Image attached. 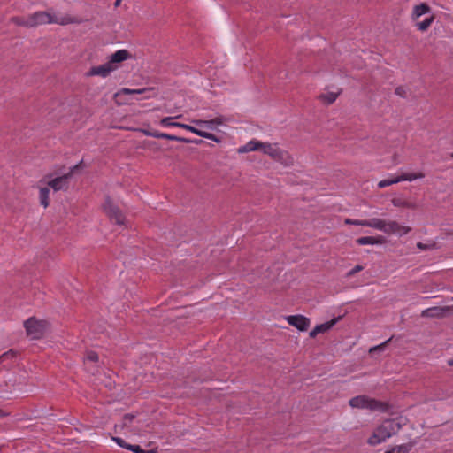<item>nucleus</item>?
Listing matches in <instances>:
<instances>
[{
  "label": "nucleus",
  "instance_id": "f257e3e1",
  "mask_svg": "<svg viewBox=\"0 0 453 453\" xmlns=\"http://www.w3.org/2000/svg\"><path fill=\"white\" fill-rule=\"evenodd\" d=\"M31 27H36L46 24H58L65 26L69 24H79L81 20L77 17L65 15L63 17H57L53 12L50 11H38L29 14Z\"/></svg>",
  "mask_w": 453,
  "mask_h": 453
},
{
  "label": "nucleus",
  "instance_id": "f03ea898",
  "mask_svg": "<svg viewBox=\"0 0 453 453\" xmlns=\"http://www.w3.org/2000/svg\"><path fill=\"white\" fill-rule=\"evenodd\" d=\"M130 53L127 50H119L109 57L106 63L93 66L86 73L88 77L90 76H100L103 78L107 77L111 72L118 69V64L128 59Z\"/></svg>",
  "mask_w": 453,
  "mask_h": 453
},
{
  "label": "nucleus",
  "instance_id": "7ed1b4c3",
  "mask_svg": "<svg viewBox=\"0 0 453 453\" xmlns=\"http://www.w3.org/2000/svg\"><path fill=\"white\" fill-rule=\"evenodd\" d=\"M401 428L402 426L399 422L390 418L386 419L374 428L372 434L367 439V443L373 447L380 445L396 434Z\"/></svg>",
  "mask_w": 453,
  "mask_h": 453
},
{
  "label": "nucleus",
  "instance_id": "20e7f679",
  "mask_svg": "<svg viewBox=\"0 0 453 453\" xmlns=\"http://www.w3.org/2000/svg\"><path fill=\"white\" fill-rule=\"evenodd\" d=\"M349 404L351 408L366 409L369 411H385L388 408V405L385 403L369 397L365 395L352 397L349 399Z\"/></svg>",
  "mask_w": 453,
  "mask_h": 453
},
{
  "label": "nucleus",
  "instance_id": "39448f33",
  "mask_svg": "<svg viewBox=\"0 0 453 453\" xmlns=\"http://www.w3.org/2000/svg\"><path fill=\"white\" fill-rule=\"evenodd\" d=\"M373 226L374 229L381 231L387 234H397L400 236H403L411 231L410 226H402L395 220L386 221L377 218H375V223Z\"/></svg>",
  "mask_w": 453,
  "mask_h": 453
},
{
  "label": "nucleus",
  "instance_id": "423d86ee",
  "mask_svg": "<svg viewBox=\"0 0 453 453\" xmlns=\"http://www.w3.org/2000/svg\"><path fill=\"white\" fill-rule=\"evenodd\" d=\"M46 320H38L35 318H29L24 322L27 335L34 340L40 339L43 336L48 328Z\"/></svg>",
  "mask_w": 453,
  "mask_h": 453
},
{
  "label": "nucleus",
  "instance_id": "0eeeda50",
  "mask_svg": "<svg viewBox=\"0 0 453 453\" xmlns=\"http://www.w3.org/2000/svg\"><path fill=\"white\" fill-rule=\"evenodd\" d=\"M140 94H148L144 96L146 99H150L154 97L155 89L153 88H142L139 89H131L127 88H123L115 93L114 97L118 104H127V101L123 98L126 95H140Z\"/></svg>",
  "mask_w": 453,
  "mask_h": 453
},
{
  "label": "nucleus",
  "instance_id": "6e6552de",
  "mask_svg": "<svg viewBox=\"0 0 453 453\" xmlns=\"http://www.w3.org/2000/svg\"><path fill=\"white\" fill-rule=\"evenodd\" d=\"M104 211L109 217L110 220L115 222L117 225H123L125 217L120 210L113 204L112 201L109 196L106 197L105 202L103 205Z\"/></svg>",
  "mask_w": 453,
  "mask_h": 453
},
{
  "label": "nucleus",
  "instance_id": "1a4fd4ad",
  "mask_svg": "<svg viewBox=\"0 0 453 453\" xmlns=\"http://www.w3.org/2000/svg\"><path fill=\"white\" fill-rule=\"evenodd\" d=\"M79 167V165H74L71 168L70 172L62 176L57 177L48 181V186L54 191H59L66 189L68 188V180L72 177L73 172Z\"/></svg>",
  "mask_w": 453,
  "mask_h": 453
},
{
  "label": "nucleus",
  "instance_id": "9d476101",
  "mask_svg": "<svg viewBox=\"0 0 453 453\" xmlns=\"http://www.w3.org/2000/svg\"><path fill=\"white\" fill-rule=\"evenodd\" d=\"M453 312V305L451 306H434L424 310L421 317L424 318H444Z\"/></svg>",
  "mask_w": 453,
  "mask_h": 453
},
{
  "label": "nucleus",
  "instance_id": "9b49d317",
  "mask_svg": "<svg viewBox=\"0 0 453 453\" xmlns=\"http://www.w3.org/2000/svg\"><path fill=\"white\" fill-rule=\"evenodd\" d=\"M285 319L290 326L303 332L308 330L311 325L310 319L303 315H289Z\"/></svg>",
  "mask_w": 453,
  "mask_h": 453
},
{
  "label": "nucleus",
  "instance_id": "f8f14e48",
  "mask_svg": "<svg viewBox=\"0 0 453 453\" xmlns=\"http://www.w3.org/2000/svg\"><path fill=\"white\" fill-rule=\"evenodd\" d=\"M143 133L146 135L151 136V137H154V138L167 139V140L177 141V142H184V143L195 142V143L198 144V143L202 142V141H192V140H189L188 138L180 137V136L173 135V134H165V133H160L158 131H146V130H144Z\"/></svg>",
  "mask_w": 453,
  "mask_h": 453
},
{
  "label": "nucleus",
  "instance_id": "ddd939ff",
  "mask_svg": "<svg viewBox=\"0 0 453 453\" xmlns=\"http://www.w3.org/2000/svg\"><path fill=\"white\" fill-rule=\"evenodd\" d=\"M179 127L188 130V131H189L193 134H196V135L201 136L203 138L211 140L215 142H220V139L219 137H217L215 134L206 132V131H203L202 129L196 128V127H193V126H190L188 124L180 123Z\"/></svg>",
  "mask_w": 453,
  "mask_h": 453
},
{
  "label": "nucleus",
  "instance_id": "4468645a",
  "mask_svg": "<svg viewBox=\"0 0 453 453\" xmlns=\"http://www.w3.org/2000/svg\"><path fill=\"white\" fill-rule=\"evenodd\" d=\"M340 319L339 318H334L331 319L330 321H327L326 323L317 325L311 332H310V337L314 338L319 334H323L330 330Z\"/></svg>",
  "mask_w": 453,
  "mask_h": 453
},
{
  "label": "nucleus",
  "instance_id": "2eb2a0df",
  "mask_svg": "<svg viewBox=\"0 0 453 453\" xmlns=\"http://www.w3.org/2000/svg\"><path fill=\"white\" fill-rule=\"evenodd\" d=\"M430 11H431L430 6L426 3H422L420 4L415 5L413 7V11L411 13V19L413 20H416L422 15L428 13Z\"/></svg>",
  "mask_w": 453,
  "mask_h": 453
},
{
  "label": "nucleus",
  "instance_id": "dca6fc26",
  "mask_svg": "<svg viewBox=\"0 0 453 453\" xmlns=\"http://www.w3.org/2000/svg\"><path fill=\"white\" fill-rule=\"evenodd\" d=\"M262 144H263V142H261L259 141L251 140L249 142H247L245 145L240 147L238 149V151L240 153H247V152L261 150Z\"/></svg>",
  "mask_w": 453,
  "mask_h": 453
},
{
  "label": "nucleus",
  "instance_id": "f3484780",
  "mask_svg": "<svg viewBox=\"0 0 453 453\" xmlns=\"http://www.w3.org/2000/svg\"><path fill=\"white\" fill-rule=\"evenodd\" d=\"M274 160L281 163L285 166L293 165L294 164V158L287 151L280 149Z\"/></svg>",
  "mask_w": 453,
  "mask_h": 453
},
{
  "label": "nucleus",
  "instance_id": "a211bd4d",
  "mask_svg": "<svg viewBox=\"0 0 453 453\" xmlns=\"http://www.w3.org/2000/svg\"><path fill=\"white\" fill-rule=\"evenodd\" d=\"M261 150L263 153L270 156L274 160L280 150V148L276 144L263 142Z\"/></svg>",
  "mask_w": 453,
  "mask_h": 453
},
{
  "label": "nucleus",
  "instance_id": "6ab92c4d",
  "mask_svg": "<svg viewBox=\"0 0 453 453\" xmlns=\"http://www.w3.org/2000/svg\"><path fill=\"white\" fill-rule=\"evenodd\" d=\"M10 21L16 26L31 28L29 15L27 17L13 16Z\"/></svg>",
  "mask_w": 453,
  "mask_h": 453
},
{
  "label": "nucleus",
  "instance_id": "aec40b11",
  "mask_svg": "<svg viewBox=\"0 0 453 453\" xmlns=\"http://www.w3.org/2000/svg\"><path fill=\"white\" fill-rule=\"evenodd\" d=\"M375 223V218L372 219H365V220H358V219H346L345 224L347 225H355V226H368L374 228L373 224Z\"/></svg>",
  "mask_w": 453,
  "mask_h": 453
},
{
  "label": "nucleus",
  "instance_id": "412c9836",
  "mask_svg": "<svg viewBox=\"0 0 453 453\" xmlns=\"http://www.w3.org/2000/svg\"><path fill=\"white\" fill-rule=\"evenodd\" d=\"M356 242L359 245H374L382 243V240L380 238H376L373 236L360 237L357 238Z\"/></svg>",
  "mask_w": 453,
  "mask_h": 453
},
{
  "label": "nucleus",
  "instance_id": "4be33fe9",
  "mask_svg": "<svg viewBox=\"0 0 453 453\" xmlns=\"http://www.w3.org/2000/svg\"><path fill=\"white\" fill-rule=\"evenodd\" d=\"M399 178V181H413L418 179H423L425 174L421 172L419 173H403L402 175L397 176Z\"/></svg>",
  "mask_w": 453,
  "mask_h": 453
},
{
  "label": "nucleus",
  "instance_id": "5701e85b",
  "mask_svg": "<svg viewBox=\"0 0 453 453\" xmlns=\"http://www.w3.org/2000/svg\"><path fill=\"white\" fill-rule=\"evenodd\" d=\"M49 195H50V189L48 187L40 188V189H39L40 203L44 208H47L49 206V203H50Z\"/></svg>",
  "mask_w": 453,
  "mask_h": 453
},
{
  "label": "nucleus",
  "instance_id": "b1692460",
  "mask_svg": "<svg viewBox=\"0 0 453 453\" xmlns=\"http://www.w3.org/2000/svg\"><path fill=\"white\" fill-rule=\"evenodd\" d=\"M413 447V443H406L392 447L387 450L388 453H409Z\"/></svg>",
  "mask_w": 453,
  "mask_h": 453
},
{
  "label": "nucleus",
  "instance_id": "393cba45",
  "mask_svg": "<svg viewBox=\"0 0 453 453\" xmlns=\"http://www.w3.org/2000/svg\"><path fill=\"white\" fill-rule=\"evenodd\" d=\"M391 203L395 207H403L409 209H415L417 207L415 203L404 201L401 198H393L391 200Z\"/></svg>",
  "mask_w": 453,
  "mask_h": 453
},
{
  "label": "nucleus",
  "instance_id": "a878e982",
  "mask_svg": "<svg viewBox=\"0 0 453 453\" xmlns=\"http://www.w3.org/2000/svg\"><path fill=\"white\" fill-rule=\"evenodd\" d=\"M134 418V416L132 414H126L123 418V421L120 424H117L114 426L115 432H118V430H122L125 427H127L128 425L132 422V420Z\"/></svg>",
  "mask_w": 453,
  "mask_h": 453
},
{
  "label": "nucleus",
  "instance_id": "bb28decb",
  "mask_svg": "<svg viewBox=\"0 0 453 453\" xmlns=\"http://www.w3.org/2000/svg\"><path fill=\"white\" fill-rule=\"evenodd\" d=\"M192 123H194L196 126H197L201 128L206 127L209 129H214L216 127L214 125L213 119H210V120L193 119Z\"/></svg>",
  "mask_w": 453,
  "mask_h": 453
},
{
  "label": "nucleus",
  "instance_id": "cd10ccee",
  "mask_svg": "<svg viewBox=\"0 0 453 453\" xmlns=\"http://www.w3.org/2000/svg\"><path fill=\"white\" fill-rule=\"evenodd\" d=\"M417 248L421 250H431L438 249V246H437V243L434 241L429 240V241H427L426 243H423L421 242H418L417 243Z\"/></svg>",
  "mask_w": 453,
  "mask_h": 453
},
{
  "label": "nucleus",
  "instance_id": "c85d7f7f",
  "mask_svg": "<svg viewBox=\"0 0 453 453\" xmlns=\"http://www.w3.org/2000/svg\"><path fill=\"white\" fill-rule=\"evenodd\" d=\"M180 118V115L179 116H176V117H165V118H163L161 120H160V125L162 127H179V124L180 122H173V119H179Z\"/></svg>",
  "mask_w": 453,
  "mask_h": 453
},
{
  "label": "nucleus",
  "instance_id": "c756f323",
  "mask_svg": "<svg viewBox=\"0 0 453 453\" xmlns=\"http://www.w3.org/2000/svg\"><path fill=\"white\" fill-rule=\"evenodd\" d=\"M434 22V16H431L429 18H426L425 20L421 21V22H418L416 24L418 29L419 31H426L429 27L432 25V23Z\"/></svg>",
  "mask_w": 453,
  "mask_h": 453
},
{
  "label": "nucleus",
  "instance_id": "7c9ffc66",
  "mask_svg": "<svg viewBox=\"0 0 453 453\" xmlns=\"http://www.w3.org/2000/svg\"><path fill=\"white\" fill-rule=\"evenodd\" d=\"M398 182H400L398 177H395L393 179L382 180L379 181L378 187L380 188H384L386 187H388V186L393 185V184H396Z\"/></svg>",
  "mask_w": 453,
  "mask_h": 453
},
{
  "label": "nucleus",
  "instance_id": "2f4dec72",
  "mask_svg": "<svg viewBox=\"0 0 453 453\" xmlns=\"http://www.w3.org/2000/svg\"><path fill=\"white\" fill-rule=\"evenodd\" d=\"M84 361H90V362H97L98 361V355L95 351H88L87 352Z\"/></svg>",
  "mask_w": 453,
  "mask_h": 453
},
{
  "label": "nucleus",
  "instance_id": "473e14b6",
  "mask_svg": "<svg viewBox=\"0 0 453 453\" xmlns=\"http://www.w3.org/2000/svg\"><path fill=\"white\" fill-rule=\"evenodd\" d=\"M391 338L385 341L384 342L377 345V346H374V347H372L369 350L370 353H372L374 351H382L384 350L385 347L387 346V344L390 342Z\"/></svg>",
  "mask_w": 453,
  "mask_h": 453
},
{
  "label": "nucleus",
  "instance_id": "72a5a7b5",
  "mask_svg": "<svg viewBox=\"0 0 453 453\" xmlns=\"http://www.w3.org/2000/svg\"><path fill=\"white\" fill-rule=\"evenodd\" d=\"M322 98L327 103V104H333L336 98H337V94H334V93H329V94H326V95H324L322 96Z\"/></svg>",
  "mask_w": 453,
  "mask_h": 453
},
{
  "label": "nucleus",
  "instance_id": "f704fd0d",
  "mask_svg": "<svg viewBox=\"0 0 453 453\" xmlns=\"http://www.w3.org/2000/svg\"><path fill=\"white\" fill-rule=\"evenodd\" d=\"M127 449L134 453H150V451H145L139 445L129 444Z\"/></svg>",
  "mask_w": 453,
  "mask_h": 453
},
{
  "label": "nucleus",
  "instance_id": "c9c22d12",
  "mask_svg": "<svg viewBox=\"0 0 453 453\" xmlns=\"http://www.w3.org/2000/svg\"><path fill=\"white\" fill-rule=\"evenodd\" d=\"M111 440L113 441H115L119 447L127 449V447H128L129 444L127 443L123 439H121L119 437L112 436Z\"/></svg>",
  "mask_w": 453,
  "mask_h": 453
},
{
  "label": "nucleus",
  "instance_id": "e433bc0d",
  "mask_svg": "<svg viewBox=\"0 0 453 453\" xmlns=\"http://www.w3.org/2000/svg\"><path fill=\"white\" fill-rule=\"evenodd\" d=\"M363 269H364L363 265H357L354 268H352L349 272L347 273L346 276L348 278H349V277L353 276L354 274H356L357 273L361 272Z\"/></svg>",
  "mask_w": 453,
  "mask_h": 453
},
{
  "label": "nucleus",
  "instance_id": "4c0bfd02",
  "mask_svg": "<svg viewBox=\"0 0 453 453\" xmlns=\"http://www.w3.org/2000/svg\"><path fill=\"white\" fill-rule=\"evenodd\" d=\"M212 119L214 121L215 127L222 125L224 123V120H225L224 117H222V116L217 117V118Z\"/></svg>",
  "mask_w": 453,
  "mask_h": 453
},
{
  "label": "nucleus",
  "instance_id": "58836bf2",
  "mask_svg": "<svg viewBox=\"0 0 453 453\" xmlns=\"http://www.w3.org/2000/svg\"><path fill=\"white\" fill-rule=\"evenodd\" d=\"M121 2H122V0H116L115 3H114V6L115 7L119 6Z\"/></svg>",
  "mask_w": 453,
  "mask_h": 453
},
{
  "label": "nucleus",
  "instance_id": "ea45409f",
  "mask_svg": "<svg viewBox=\"0 0 453 453\" xmlns=\"http://www.w3.org/2000/svg\"><path fill=\"white\" fill-rule=\"evenodd\" d=\"M447 363L449 366H453V358L449 359Z\"/></svg>",
  "mask_w": 453,
  "mask_h": 453
},
{
  "label": "nucleus",
  "instance_id": "a19ab883",
  "mask_svg": "<svg viewBox=\"0 0 453 453\" xmlns=\"http://www.w3.org/2000/svg\"><path fill=\"white\" fill-rule=\"evenodd\" d=\"M7 413H5L4 411L0 410V417H5Z\"/></svg>",
  "mask_w": 453,
  "mask_h": 453
},
{
  "label": "nucleus",
  "instance_id": "79ce46f5",
  "mask_svg": "<svg viewBox=\"0 0 453 453\" xmlns=\"http://www.w3.org/2000/svg\"><path fill=\"white\" fill-rule=\"evenodd\" d=\"M395 93H396L397 95H401V94H402L401 88H397L395 89Z\"/></svg>",
  "mask_w": 453,
  "mask_h": 453
},
{
  "label": "nucleus",
  "instance_id": "37998d69",
  "mask_svg": "<svg viewBox=\"0 0 453 453\" xmlns=\"http://www.w3.org/2000/svg\"><path fill=\"white\" fill-rule=\"evenodd\" d=\"M7 356H8V352H6V353L3 354V355L0 357V360H1V359H4V358L5 357H7Z\"/></svg>",
  "mask_w": 453,
  "mask_h": 453
},
{
  "label": "nucleus",
  "instance_id": "c03bdc74",
  "mask_svg": "<svg viewBox=\"0 0 453 453\" xmlns=\"http://www.w3.org/2000/svg\"><path fill=\"white\" fill-rule=\"evenodd\" d=\"M450 157H452V158H453V152L450 154Z\"/></svg>",
  "mask_w": 453,
  "mask_h": 453
}]
</instances>
